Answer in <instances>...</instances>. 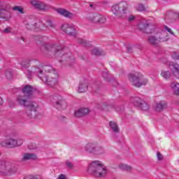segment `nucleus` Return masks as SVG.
<instances>
[{
    "label": "nucleus",
    "instance_id": "f257e3e1",
    "mask_svg": "<svg viewBox=\"0 0 179 179\" xmlns=\"http://www.w3.org/2000/svg\"><path fill=\"white\" fill-rule=\"evenodd\" d=\"M45 50L43 53L48 58H57L59 62H69L71 56L64 54L61 45L54 43H43L41 50Z\"/></svg>",
    "mask_w": 179,
    "mask_h": 179
},
{
    "label": "nucleus",
    "instance_id": "f03ea898",
    "mask_svg": "<svg viewBox=\"0 0 179 179\" xmlns=\"http://www.w3.org/2000/svg\"><path fill=\"white\" fill-rule=\"evenodd\" d=\"M88 173L93 174L95 177L101 178L107 176V169L100 161H93L88 168Z\"/></svg>",
    "mask_w": 179,
    "mask_h": 179
},
{
    "label": "nucleus",
    "instance_id": "7ed1b4c3",
    "mask_svg": "<svg viewBox=\"0 0 179 179\" xmlns=\"http://www.w3.org/2000/svg\"><path fill=\"white\" fill-rule=\"evenodd\" d=\"M30 98H26L24 96H18L17 97V102L20 106H23L27 107L26 114L29 118H36V113L37 111V108L33 103L29 102Z\"/></svg>",
    "mask_w": 179,
    "mask_h": 179
},
{
    "label": "nucleus",
    "instance_id": "20e7f679",
    "mask_svg": "<svg viewBox=\"0 0 179 179\" xmlns=\"http://www.w3.org/2000/svg\"><path fill=\"white\" fill-rule=\"evenodd\" d=\"M19 166L17 164L6 160L0 161V174L1 176H13L17 173Z\"/></svg>",
    "mask_w": 179,
    "mask_h": 179
},
{
    "label": "nucleus",
    "instance_id": "39448f33",
    "mask_svg": "<svg viewBox=\"0 0 179 179\" xmlns=\"http://www.w3.org/2000/svg\"><path fill=\"white\" fill-rule=\"evenodd\" d=\"M111 10L118 19H127L128 17V4L125 2L114 5L112 6Z\"/></svg>",
    "mask_w": 179,
    "mask_h": 179
},
{
    "label": "nucleus",
    "instance_id": "423d86ee",
    "mask_svg": "<svg viewBox=\"0 0 179 179\" xmlns=\"http://www.w3.org/2000/svg\"><path fill=\"white\" fill-rule=\"evenodd\" d=\"M129 82L135 87H142L148 85V80L141 73H130L128 76Z\"/></svg>",
    "mask_w": 179,
    "mask_h": 179
},
{
    "label": "nucleus",
    "instance_id": "0eeeda50",
    "mask_svg": "<svg viewBox=\"0 0 179 179\" xmlns=\"http://www.w3.org/2000/svg\"><path fill=\"white\" fill-rule=\"evenodd\" d=\"M34 68V72L38 73V78L41 80L50 76L51 73H55V70L51 66L46 65Z\"/></svg>",
    "mask_w": 179,
    "mask_h": 179
},
{
    "label": "nucleus",
    "instance_id": "6e6552de",
    "mask_svg": "<svg viewBox=\"0 0 179 179\" xmlns=\"http://www.w3.org/2000/svg\"><path fill=\"white\" fill-rule=\"evenodd\" d=\"M84 149L87 153H90V155H103L104 153V148L94 143H87Z\"/></svg>",
    "mask_w": 179,
    "mask_h": 179
},
{
    "label": "nucleus",
    "instance_id": "1a4fd4ad",
    "mask_svg": "<svg viewBox=\"0 0 179 179\" xmlns=\"http://www.w3.org/2000/svg\"><path fill=\"white\" fill-rule=\"evenodd\" d=\"M86 18L93 23H106L107 22V18L97 13H89L87 14Z\"/></svg>",
    "mask_w": 179,
    "mask_h": 179
},
{
    "label": "nucleus",
    "instance_id": "9d476101",
    "mask_svg": "<svg viewBox=\"0 0 179 179\" xmlns=\"http://www.w3.org/2000/svg\"><path fill=\"white\" fill-rule=\"evenodd\" d=\"M53 103H55V106L59 111H62L63 110H66L67 107L66 101L62 99L61 95H55L53 96Z\"/></svg>",
    "mask_w": 179,
    "mask_h": 179
},
{
    "label": "nucleus",
    "instance_id": "9b49d317",
    "mask_svg": "<svg viewBox=\"0 0 179 179\" xmlns=\"http://www.w3.org/2000/svg\"><path fill=\"white\" fill-rule=\"evenodd\" d=\"M43 23L38 22L37 24V20L35 18H29L27 20L26 27L28 30H34V29H40L44 30V27H42Z\"/></svg>",
    "mask_w": 179,
    "mask_h": 179
},
{
    "label": "nucleus",
    "instance_id": "f8f14e48",
    "mask_svg": "<svg viewBox=\"0 0 179 179\" xmlns=\"http://www.w3.org/2000/svg\"><path fill=\"white\" fill-rule=\"evenodd\" d=\"M179 19L178 13H175L173 10H170L166 13L164 20L166 24H171V23H175Z\"/></svg>",
    "mask_w": 179,
    "mask_h": 179
},
{
    "label": "nucleus",
    "instance_id": "ddd939ff",
    "mask_svg": "<svg viewBox=\"0 0 179 179\" xmlns=\"http://www.w3.org/2000/svg\"><path fill=\"white\" fill-rule=\"evenodd\" d=\"M41 80L47 83L50 87H54L58 83V74L57 73H52L50 76L45 77V78H42Z\"/></svg>",
    "mask_w": 179,
    "mask_h": 179
},
{
    "label": "nucleus",
    "instance_id": "4468645a",
    "mask_svg": "<svg viewBox=\"0 0 179 179\" xmlns=\"http://www.w3.org/2000/svg\"><path fill=\"white\" fill-rule=\"evenodd\" d=\"M62 30L71 37H76L78 36V31L75 29V27L69 24H63L62 26Z\"/></svg>",
    "mask_w": 179,
    "mask_h": 179
},
{
    "label": "nucleus",
    "instance_id": "2eb2a0df",
    "mask_svg": "<svg viewBox=\"0 0 179 179\" xmlns=\"http://www.w3.org/2000/svg\"><path fill=\"white\" fill-rule=\"evenodd\" d=\"M23 142L20 140V143H17V141L13 138H8L6 141H2L0 145L3 146V148H16V146H20Z\"/></svg>",
    "mask_w": 179,
    "mask_h": 179
},
{
    "label": "nucleus",
    "instance_id": "dca6fc26",
    "mask_svg": "<svg viewBox=\"0 0 179 179\" xmlns=\"http://www.w3.org/2000/svg\"><path fill=\"white\" fill-rule=\"evenodd\" d=\"M9 7L3 2H0V19H9L10 13L8 10Z\"/></svg>",
    "mask_w": 179,
    "mask_h": 179
},
{
    "label": "nucleus",
    "instance_id": "f3484780",
    "mask_svg": "<svg viewBox=\"0 0 179 179\" xmlns=\"http://www.w3.org/2000/svg\"><path fill=\"white\" fill-rule=\"evenodd\" d=\"M138 30L143 31V33H146L147 34H152V33H153V29L148 22H140L138 25Z\"/></svg>",
    "mask_w": 179,
    "mask_h": 179
},
{
    "label": "nucleus",
    "instance_id": "a211bd4d",
    "mask_svg": "<svg viewBox=\"0 0 179 179\" xmlns=\"http://www.w3.org/2000/svg\"><path fill=\"white\" fill-rule=\"evenodd\" d=\"M22 92L26 99H31L34 88L31 85H27L22 88Z\"/></svg>",
    "mask_w": 179,
    "mask_h": 179
},
{
    "label": "nucleus",
    "instance_id": "6ab92c4d",
    "mask_svg": "<svg viewBox=\"0 0 179 179\" xmlns=\"http://www.w3.org/2000/svg\"><path fill=\"white\" fill-rule=\"evenodd\" d=\"M89 108H81L74 112V117L76 118H80L82 117H85L89 114Z\"/></svg>",
    "mask_w": 179,
    "mask_h": 179
},
{
    "label": "nucleus",
    "instance_id": "aec40b11",
    "mask_svg": "<svg viewBox=\"0 0 179 179\" xmlns=\"http://www.w3.org/2000/svg\"><path fill=\"white\" fill-rule=\"evenodd\" d=\"M30 64H32L33 65H38V64H40V62L34 59H25L21 62V66L22 68H25V69H27V68L30 67Z\"/></svg>",
    "mask_w": 179,
    "mask_h": 179
},
{
    "label": "nucleus",
    "instance_id": "412c9836",
    "mask_svg": "<svg viewBox=\"0 0 179 179\" xmlns=\"http://www.w3.org/2000/svg\"><path fill=\"white\" fill-rule=\"evenodd\" d=\"M31 4L32 6H34V8L38 9V10H45V3H43L42 1L38 0H31Z\"/></svg>",
    "mask_w": 179,
    "mask_h": 179
},
{
    "label": "nucleus",
    "instance_id": "4be33fe9",
    "mask_svg": "<svg viewBox=\"0 0 179 179\" xmlns=\"http://www.w3.org/2000/svg\"><path fill=\"white\" fill-rule=\"evenodd\" d=\"M56 12H57L59 15H61V16H64V17H68L69 19H71V17H73V13L64 8H57Z\"/></svg>",
    "mask_w": 179,
    "mask_h": 179
},
{
    "label": "nucleus",
    "instance_id": "5701e85b",
    "mask_svg": "<svg viewBox=\"0 0 179 179\" xmlns=\"http://www.w3.org/2000/svg\"><path fill=\"white\" fill-rule=\"evenodd\" d=\"M171 71L172 72V75L178 79L179 78V65L177 63H173L171 65L169 66Z\"/></svg>",
    "mask_w": 179,
    "mask_h": 179
},
{
    "label": "nucleus",
    "instance_id": "b1692460",
    "mask_svg": "<svg viewBox=\"0 0 179 179\" xmlns=\"http://www.w3.org/2000/svg\"><path fill=\"white\" fill-rule=\"evenodd\" d=\"M87 89H89V83L86 80L80 81L78 89V93H85L87 92Z\"/></svg>",
    "mask_w": 179,
    "mask_h": 179
},
{
    "label": "nucleus",
    "instance_id": "393cba45",
    "mask_svg": "<svg viewBox=\"0 0 179 179\" xmlns=\"http://www.w3.org/2000/svg\"><path fill=\"white\" fill-rule=\"evenodd\" d=\"M158 43H164L169 40V36H167V32L163 31L159 32L156 36Z\"/></svg>",
    "mask_w": 179,
    "mask_h": 179
},
{
    "label": "nucleus",
    "instance_id": "a878e982",
    "mask_svg": "<svg viewBox=\"0 0 179 179\" xmlns=\"http://www.w3.org/2000/svg\"><path fill=\"white\" fill-rule=\"evenodd\" d=\"M167 106V104L166 103V101H160L158 103H156L155 110V111H157L158 113H160L166 108Z\"/></svg>",
    "mask_w": 179,
    "mask_h": 179
},
{
    "label": "nucleus",
    "instance_id": "bb28decb",
    "mask_svg": "<svg viewBox=\"0 0 179 179\" xmlns=\"http://www.w3.org/2000/svg\"><path fill=\"white\" fill-rule=\"evenodd\" d=\"M22 162H27V160H37V155L33 153H25L22 158Z\"/></svg>",
    "mask_w": 179,
    "mask_h": 179
},
{
    "label": "nucleus",
    "instance_id": "cd10ccee",
    "mask_svg": "<svg viewBox=\"0 0 179 179\" xmlns=\"http://www.w3.org/2000/svg\"><path fill=\"white\" fill-rule=\"evenodd\" d=\"M148 42L151 45H154V47H157V45H159V41L157 40V37L152 35L148 38Z\"/></svg>",
    "mask_w": 179,
    "mask_h": 179
},
{
    "label": "nucleus",
    "instance_id": "c85d7f7f",
    "mask_svg": "<svg viewBox=\"0 0 179 179\" xmlns=\"http://www.w3.org/2000/svg\"><path fill=\"white\" fill-rule=\"evenodd\" d=\"M131 103L135 106L136 107H141V105L143 103V99L136 96L131 99Z\"/></svg>",
    "mask_w": 179,
    "mask_h": 179
},
{
    "label": "nucleus",
    "instance_id": "c756f323",
    "mask_svg": "<svg viewBox=\"0 0 179 179\" xmlns=\"http://www.w3.org/2000/svg\"><path fill=\"white\" fill-rule=\"evenodd\" d=\"M109 127L115 134H118L120 132V127H118V124L115 121H110L109 122Z\"/></svg>",
    "mask_w": 179,
    "mask_h": 179
},
{
    "label": "nucleus",
    "instance_id": "7c9ffc66",
    "mask_svg": "<svg viewBox=\"0 0 179 179\" xmlns=\"http://www.w3.org/2000/svg\"><path fill=\"white\" fill-rule=\"evenodd\" d=\"M36 68H38L37 66H33L31 68V71H30L29 69H26L24 71V73L25 75H27L28 79H31V78H33V73H38L37 72H34V71L36 70Z\"/></svg>",
    "mask_w": 179,
    "mask_h": 179
},
{
    "label": "nucleus",
    "instance_id": "2f4dec72",
    "mask_svg": "<svg viewBox=\"0 0 179 179\" xmlns=\"http://www.w3.org/2000/svg\"><path fill=\"white\" fill-rule=\"evenodd\" d=\"M171 87L174 94H176V96H178V94H179V84L178 83H172L171 84Z\"/></svg>",
    "mask_w": 179,
    "mask_h": 179
},
{
    "label": "nucleus",
    "instance_id": "473e14b6",
    "mask_svg": "<svg viewBox=\"0 0 179 179\" xmlns=\"http://www.w3.org/2000/svg\"><path fill=\"white\" fill-rule=\"evenodd\" d=\"M108 106V103L107 102H101V103H97L96 107L98 110L101 111H104L107 110V107Z\"/></svg>",
    "mask_w": 179,
    "mask_h": 179
},
{
    "label": "nucleus",
    "instance_id": "72a5a7b5",
    "mask_svg": "<svg viewBox=\"0 0 179 179\" xmlns=\"http://www.w3.org/2000/svg\"><path fill=\"white\" fill-rule=\"evenodd\" d=\"M119 169L125 171H131V170H132V166L124 164H119Z\"/></svg>",
    "mask_w": 179,
    "mask_h": 179
},
{
    "label": "nucleus",
    "instance_id": "f704fd0d",
    "mask_svg": "<svg viewBox=\"0 0 179 179\" xmlns=\"http://www.w3.org/2000/svg\"><path fill=\"white\" fill-rule=\"evenodd\" d=\"M46 23H47L46 27H45L43 24H41L42 27H43V30L44 29H47V27H51V29L55 28V24H54V22H52L51 20H48L46 21Z\"/></svg>",
    "mask_w": 179,
    "mask_h": 179
},
{
    "label": "nucleus",
    "instance_id": "c9c22d12",
    "mask_svg": "<svg viewBox=\"0 0 179 179\" xmlns=\"http://www.w3.org/2000/svg\"><path fill=\"white\" fill-rule=\"evenodd\" d=\"M5 75H6V78L8 80H11V79H13V72L12 71V70H10V69L6 70Z\"/></svg>",
    "mask_w": 179,
    "mask_h": 179
},
{
    "label": "nucleus",
    "instance_id": "e433bc0d",
    "mask_svg": "<svg viewBox=\"0 0 179 179\" xmlns=\"http://www.w3.org/2000/svg\"><path fill=\"white\" fill-rule=\"evenodd\" d=\"M139 108H141V110L143 111H148L149 110V105L143 101L141 105L139 106Z\"/></svg>",
    "mask_w": 179,
    "mask_h": 179
},
{
    "label": "nucleus",
    "instance_id": "4c0bfd02",
    "mask_svg": "<svg viewBox=\"0 0 179 179\" xmlns=\"http://www.w3.org/2000/svg\"><path fill=\"white\" fill-rule=\"evenodd\" d=\"M102 76L106 82H110V74H108V71H105L102 72Z\"/></svg>",
    "mask_w": 179,
    "mask_h": 179
},
{
    "label": "nucleus",
    "instance_id": "58836bf2",
    "mask_svg": "<svg viewBox=\"0 0 179 179\" xmlns=\"http://www.w3.org/2000/svg\"><path fill=\"white\" fill-rule=\"evenodd\" d=\"M78 43H79V44H81L84 47H90V43L87 42L85 39H79Z\"/></svg>",
    "mask_w": 179,
    "mask_h": 179
},
{
    "label": "nucleus",
    "instance_id": "ea45409f",
    "mask_svg": "<svg viewBox=\"0 0 179 179\" xmlns=\"http://www.w3.org/2000/svg\"><path fill=\"white\" fill-rule=\"evenodd\" d=\"M161 75L165 79H169V78H170V76H171V73H170L169 71H162Z\"/></svg>",
    "mask_w": 179,
    "mask_h": 179
},
{
    "label": "nucleus",
    "instance_id": "a19ab883",
    "mask_svg": "<svg viewBox=\"0 0 179 179\" xmlns=\"http://www.w3.org/2000/svg\"><path fill=\"white\" fill-rule=\"evenodd\" d=\"M91 54L92 55L99 56V55H101L102 52L100 51L99 49H94V50H92Z\"/></svg>",
    "mask_w": 179,
    "mask_h": 179
},
{
    "label": "nucleus",
    "instance_id": "79ce46f5",
    "mask_svg": "<svg viewBox=\"0 0 179 179\" xmlns=\"http://www.w3.org/2000/svg\"><path fill=\"white\" fill-rule=\"evenodd\" d=\"M13 10H17L20 13H23V8L20 6H15L13 8Z\"/></svg>",
    "mask_w": 179,
    "mask_h": 179
},
{
    "label": "nucleus",
    "instance_id": "37998d69",
    "mask_svg": "<svg viewBox=\"0 0 179 179\" xmlns=\"http://www.w3.org/2000/svg\"><path fill=\"white\" fill-rule=\"evenodd\" d=\"M138 10H139L140 12L145 10V6H143V4L138 5Z\"/></svg>",
    "mask_w": 179,
    "mask_h": 179
},
{
    "label": "nucleus",
    "instance_id": "c03bdc74",
    "mask_svg": "<svg viewBox=\"0 0 179 179\" xmlns=\"http://www.w3.org/2000/svg\"><path fill=\"white\" fill-rule=\"evenodd\" d=\"M157 157L158 160H163V155H162V153H160L159 152H157Z\"/></svg>",
    "mask_w": 179,
    "mask_h": 179
},
{
    "label": "nucleus",
    "instance_id": "a18cd8bd",
    "mask_svg": "<svg viewBox=\"0 0 179 179\" xmlns=\"http://www.w3.org/2000/svg\"><path fill=\"white\" fill-rule=\"evenodd\" d=\"M165 30H167L169 33H170V34H174V32L173 31V30H171V29H170L169 27L165 26L164 27Z\"/></svg>",
    "mask_w": 179,
    "mask_h": 179
},
{
    "label": "nucleus",
    "instance_id": "49530a36",
    "mask_svg": "<svg viewBox=\"0 0 179 179\" xmlns=\"http://www.w3.org/2000/svg\"><path fill=\"white\" fill-rule=\"evenodd\" d=\"M66 165L69 169H73V164L69 162H66Z\"/></svg>",
    "mask_w": 179,
    "mask_h": 179
},
{
    "label": "nucleus",
    "instance_id": "de8ad7c7",
    "mask_svg": "<svg viewBox=\"0 0 179 179\" xmlns=\"http://www.w3.org/2000/svg\"><path fill=\"white\" fill-rule=\"evenodd\" d=\"M172 58H173V59H179V55H178V54H177V53H176V52H173V53L172 54Z\"/></svg>",
    "mask_w": 179,
    "mask_h": 179
},
{
    "label": "nucleus",
    "instance_id": "09e8293b",
    "mask_svg": "<svg viewBox=\"0 0 179 179\" xmlns=\"http://www.w3.org/2000/svg\"><path fill=\"white\" fill-rule=\"evenodd\" d=\"M11 31H12L11 28L7 27V28L4 29L3 33H6V34L10 33Z\"/></svg>",
    "mask_w": 179,
    "mask_h": 179
},
{
    "label": "nucleus",
    "instance_id": "8fccbe9b",
    "mask_svg": "<svg viewBox=\"0 0 179 179\" xmlns=\"http://www.w3.org/2000/svg\"><path fill=\"white\" fill-rule=\"evenodd\" d=\"M134 20H135V16H134V15H130V16L128 17V21H129V22H133Z\"/></svg>",
    "mask_w": 179,
    "mask_h": 179
},
{
    "label": "nucleus",
    "instance_id": "3c124183",
    "mask_svg": "<svg viewBox=\"0 0 179 179\" xmlns=\"http://www.w3.org/2000/svg\"><path fill=\"white\" fill-rule=\"evenodd\" d=\"M57 179H66V176H65V175L64 174H61Z\"/></svg>",
    "mask_w": 179,
    "mask_h": 179
},
{
    "label": "nucleus",
    "instance_id": "603ef678",
    "mask_svg": "<svg viewBox=\"0 0 179 179\" xmlns=\"http://www.w3.org/2000/svg\"><path fill=\"white\" fill-rule=\"evenodd\" d=\"M20 40H22V41H23L24 42V37H23V36L18 37L17 38V41H20Z\"/></svg>",
    "mask_w": 179,
    "mask_h": 179
},
{
    "label": "nucleus",
    "instance_id": "864d4df0",
    "mask_svg": "<svg viewBox=\"0 0 179 179\" xmlns=\"http://www.w3.org/2000/svg\"><path fill=\"white\" fill-rule=\"evenodd\" d=\"M131 51H132V48L131 47H128L127 50V52H131Z\"/></svg>",
    "mask_w": 179,
    "mask_h": 179
},
{
    "label": "nucleus",
    "instance_id": "5fc2aeb1",
    "mask_svg": "<svg viewBox=\"0 0 179 179\" xmlns=\"http://www.w3.org/2000/svg\"><path fill=\"white\" fill-rule=\"evenodd\" d=\"M2 104H3V100L0 97V106H2Z\"/></svg>",
    "mask_w": 179,
    "mask_h": 179
},
{
    "label": "nucleus",
    "instance_id": "6e6d98bb",
    "mask_svg": "<svg viewBox=\"0 0 179 179\" xmlns=\"http://www.w3.org/2000/svg\"><path fill=\"white\" fill-rule=\"evenodd\" d=\"M93 6H94L93 4L90 5V8H93Z\"/></svg>",
    "mask_w": 179,
    "mask_h": 179
},
{
    "label": "nucleus",
    "instance_id": "4d7b16f0",
    "mask_svg": "<svg viewBox=\"0 0 179 179\" xmlns=\"http://www.w3.org/2000/svg\"><path fill=\"white\" fill-rule=\"evenodd\" d=\"M29 149H34L33 148H30V146H28Z\"/></svg>",
    "mask_w": 179,
    "mask_h": 179
},
{
    "label": "nucleus",
    "instance_id": "13d9d810",
    "mask_svg": "<svg viewBox=\"0 0 179 179\" xmlns=\"http://www.w3.org/2000/svg\"><path fill=\"white\" fill-rule=\"evenodd\" d=\"M0 156H1V152H0Z\"/></svg>",
    "mask_w": 179,
    "mask_h": 179
}]
</instances>
